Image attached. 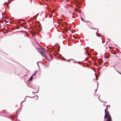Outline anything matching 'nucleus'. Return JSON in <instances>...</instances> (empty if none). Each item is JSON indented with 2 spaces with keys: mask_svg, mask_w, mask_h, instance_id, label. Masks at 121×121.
<instances>
[{
  "mask_svg": "<svg viewBox=\"0 0 121 121\" xmlns=\"http://www.w3.org/2000/svg\"><path fill=\"white\" fill-rule=\"evenodd\" d=\"M86 48H85V50L86 51V54H87L88 56H89V58H90L91 56V54L89 52L87 51V50L86 49Z\"/></svg>",
  "mask_w": 121,
  "mask_h": 121,
  "instance_id": "4",
  "label": "nucleus"
},
{
  "mask_svg": "<svg viewBox=\"0 0 121 121\" xmlns=\"http://www.w3.org/2000/svg\"><path fill=\"white\" fill-rule=\"evenodd\" d=\"M17 118H16V119H15V121H16V120H17Z\"/></svg>",
  "mask_w": 121,
  "mask_h": 121,
  "instance_id": "29",
  "label": "nucleus"
},
{
  "mask_svg": "<svg viewBox=\"0 0 121 121\" xmlns=\"http://www.w3.org/2000/svg\"><path fill=\"white\" fill-rule=\"evenodd\" d=\"M1 22V21H0V22Z\"/></svg>",
  "mask_w": 121,
  "mask_h": 121,
  "instance_id": "37",
  "label": "nucleus"
},
{
  "mask_svg": "<svg viewBox=\"0 0 121 121\" xmlns=\"http://www.w3.org/2000/svg\"><path fill=\"white\" fill-rule=\"evenodd\" d=\"M87 48H89V47H88Z\"/></svg>",
  "mask_w": 121,
  "mask_h": 121,
  "instance_id": "42",
  "label": "nucleus"
},
{
  "mask_svg": "<svg viewBox=\"0 0 121 121\" xmlns=\"http://www.w3.org/2000/svg\"><path fill=\"white\" fill-rule=\"evenodd\" d=\"M95 75L96 77V79L97 80L98 79V78H97V77H96V74H95Z\"/></svg>",
  "mask_w": 121,
  "mask_h": 121,
  "instance_id": "16",
  "label": "nucleus"
},
{
  "mask_svg": "<svg viewBox=\"0 0 121 121\" xmlns=\"http://www.w3.org/2000/svg\"><path fill=\"white\" fill-rule=\"evenodd\" d=\"M37 64H38V62H37Z\"/></svg>",
  "mask_w": 121,
  "mask_h": 121,
  "instance_id": "36",
  "label": "nucleus"
},
{
  "mask_svg": "<svg viewBox=\"0 0 121 121\" xmlns=\"http://www.w3.org/2000/svg\"><path fill=\"white\" fill-rule=\"evenodd\" d=\"M108 105H107L106 108L105 109V118H107L108 116H110L109 113L108 112L107 110L108 109L107 108Z\"/></svg>",
  "mask_w": 121,
  "mask_h": 121,
  "instance_id": "2",
  "label": "nucleus"
},
{
  "mask_svg": "<svg viewBox=\"0 0 121 121\" xmlns=\"http://www.w3.org/2000/svg\"><path fill=\"white\" fill-rule=\"evenodd\" d=\"M72 17L73 18H75V17H73V16H72Z\"/></svg>",
  "mask_w": 121,
  "mask_h": 121,
  "instance_id": "23",
  "label": "nucleus"
},
{
  "mask_svg": "<svg viewBox=\"0 0 121 121\" xmlns=\"http://www.w3.org/2000/svg\"><path fill=\"white\" fill-rule=\"evenodd\" d=\"M10 117L11 118H12V119H13V117H12V116H10Z\"/></svg>",
  "mask_w": 121,
  "mask_h": 121,
  "instance_id": "14",
  "label": "nucleus"
},
{
  "mask_svg": "<svg viewBox=\"0 0 121 121\" xmlns=\"http://www.w3.org/2000/svg\"><path fill=\"white\" fill-rule=\"evenodd\" d=\"M91 28L92 29H95V28Z\"/></svg>",
  "mask_w": 121,
  "mask_h": 121,
  "instance_id": "27",
  "label": "nucleus"
},
{
  "mask_svg": "<svg viewBox=\"0 0 121 121\" xmlns=\"http://www.w3.org/2000/svg\"><path fill=\"white\" fill-rule=\"evenodd\" d=\"M2 19H3L4 20V21L5 22H7L6 21V20H5V19H7V18L6 17H4V16L3 15V13H2Z\"/></svg>",
  "mask_w": 121,
  "mask_h": 121,
  "instance_id": "5",
  "label": "nucleus"
},
{
  "mask_svg": "<svg viewBox=\"0 0 121 121\" xmlns=\"http://www.w3.org/2000/svg\"><path fill=\"white\" fill-rule=\"evenodd\" d=\"M5 4H6L7 5V7L8 9H9V6L8 5V3L7 2H5L4 3Z\"/></svg>",
  "mask_w": 121,
  "mask_h": 121,
  "instance_id": "9",
  "label": "nucleus"
},
{
  "mask_svg": "<svg viewBox=\"0 0 121 121\" xmlns=\"http://www.w3.org/2000/svg\"><path fill=\"white\" fill-rule=\"evenodd\" d=\"M81 1H83V0H81ZM77 2L78 3V4H79V3H80V2H79V0H77Z\"/></svg>",
  "mask_w": 121,
  "mask_h": 121,
  "instance_id": "10",
  "label": "nucleus"
},
{
  "mask_svg": "<svg viewBox=\"0 0 121 121\" xmlns=\"http://www.w3.org/2000/svg\"><path fill=\"white\" fill-rule=\"evenodd\" d=\"M33 30H34L35 33L36 34L37 33L39 32L41 30V27L39 26H35L32 28Z\"/></svg>",
  "mask_w": 121,
  "mask_h": 121,
  "instance_id": "1",
  "label": "nucleus"
},
{
  "mask_svg": "<svg viewBox=\"0 0 121 121\" xmlns=\"http://www.w3.org/2000/svg\"><path fill=\"white\" fill-rule=\"evenodd\" d=\"M1 27V26H0V28Z\"/></svg>",
  "mask_w": 121,
  "mask_h": 121,
  "instance_id": "41",
  "label": "nucleus"
},
{
  "mask_svg": "<svg viewBox=\"0 0 121 121\" xmlns=\"http://www.w3.org/2000/svg\"><path fill=\"white\" fill-rule=\"evenodd\" d=\"M73 38L74 39H76V38H75V37H74L73 36Z\"/></svg>",
  "mask_w": 121,
  "mask_h": 121,
  "instance_id": "22",
  "label": "nucleus"
},
{
  "mask_svg": "<svg viewBox=\"0 0 121 121\" xmlns=\"http://www.w3.org/2000/svg\"><path fill=\"white\" fill-rule=\"evenodd\" d=\"M81 18V19H82V21H84V20H83V19L82 17Z\"/></svg>",
  "mask_w": 121,
  "mask_h": 121,
  "instance_id": "17",
  "label": "nucleus"
},
{
  "mask_svg": "<svg viewBox=\"0 0 121 121\" xmlns=\"http://www.w3.org/2000/svg\"><path fill=\"white\" fill-rule=\"evenodd\" d=\"M50 57L51 58V59H52V56L51 55H50Z\"/></svg>",
  "mask_w": 121,
  "mask_h": 121,
  "instance_id": "19",
  "label": "nucleus"
},
{
  "mask_svg": "<svg viewBox=\"0 0 121 121\" xmlns=\"http://www.w3.org/2000/svg\"><path fill=\"white\" fill-rule=\"evenodd\" d=\"M71 59H70V60H67V61H69L70 60H71Z\"/></svg>",
  "mask_w": 121,
  "mask_h": 121,
  "instance_id": "20",
  "label": "nucleus"
},
{
  "mask_svg": "<svg viewBox=\"0 0 121 121\" xmlns=\"http://www.w3.org/2000/svg\"><path fill=\"white\" fill-rule=\"evenodd\" d=\"M73 62H74V63H77V62H74V61H73Z\"/></svg>",
  "mask_w": 121,
  "mask_h": 121,
  "instance_id": "24",
  "label": "nucleus"
},
{
  "mask_svg": "<svg viewBox=\"0 0 121 121\" xmlns=\"http://www.w3.org/2000/svg\"><path fill=\"white\" fill-rule=\"evenodd\" d=\"M37 50L42 55H43L44 51V49L43 48H41L40 49L39 48H37Z\"/></svg>",
  "mask_w": 121,
  "mask_h": 121,
  "instance_id": "3",
  "label": "nucleus"
},
{
  "mask_svg": "<svg viewBox=\"0 0 121 121\" xmlns=\"http://www.w3.org/2000/svg\"><path fill=\"white\" fill-rule=\"evenodd\" d=\"M75 11H76V12H78V11H77V9H76L75 10Z\"/></svg>",
  "mask_w": 121,
  "mask_h": 121,
  "instance_id": "25",
  "label": "nucleus"
},
{
  "mask_svg": "<svg viewBox=\"0 0 121 121\" xmlns=\"http://www.w3.org/2000/svg\"><path fill=\"white\" fill-rule=\"evenodd\" d=\"M101 39H102V42L103 43L104 42H103V38H102V37L101 38Z\"/></svg>",
  "mask_w": 121,
  "mask_h": 121,
  "instance_id": "18",
  "label": "nucleus"
},
{
  "mask_svg": "<svg viewBox=\"0 0 121 121\" xmlns=\"http://www.w3.org/2000/svg\"><path fill=\"white\" fill-rule=\"evenodd\" d=\"M115 69L116 70H117V69H116L115 68Z\"/></svg>",
  "mask_w": 121,
  "mask_h": 121,
  "instance_id": "39",
  "label": "nucleus"
},
{
  "mask_svg": "<svg viewBox=\"0 0 121 121\" xmlns=\"http://www.w3.org/2000/svg\"><path fill=\"white\" fill-rule=\"evenodd\" d=\"M108 42H107L106 43V44H107V43H108Z\"/></svg>",
  "mask_w": 121,
  "mask_h": 121,
  "instance_id": "38",
  "label": "nucleus"
},
{
  "mask_svg": "<svg viewBox=\"0 0 121 121\" xmlns=\"http://www.w3.org/2000/svg\"><path fill=\"white\" fill-rule=\"evenodd\" d=\"M33 76H32L29 78V81H31L33 79Z\"/></svg>",
  "mask_w": 121,
  "mask_h": 121,
  "instance_id": "7",
  "label": "nucleus"
},
{
  "mask_svg": "<svg viewBox=\"0 0 121 121\" xmlns=\"http://www.w3.org/2000/svg\"><path fill=\"white\" fill-rule=\"evenodd\" d=\"M65 31H69V30L68 29L66 28L65 29Z\"/></svg>",
  "mask_w": 121,
  "mask_h": 121,
  "instance_id": "12",
  "label": "nucleus"
},
{
  "mask_svg": "<svg viewBox=\"0 0 121 121\" xmlns=\"http://www.w3.org/2000/svg\"><path fill=\"white\" fill-rule=\"evenodd\" d=\"M37 73V71H35V72L32 75V76H33H33H35Z\"/></svg>",
  "mask_w": 121,
  "mask_h": 121,
  "instance_id": "8",
  "label": "nucleus"
},
{
  "mask_svg": "<svg viewBox=\"0 0 121 121\" xmlns=\"http://www.w3.org/2000/svg\"><path fill=\"white\" fill-rule=\"evenodd\" d=\"M99 97H98V99H99L100 100V99L99 98Z\"/></svg>",
  "mask_w": 121,
  "mask_h": 121,
  "instance_id": "30",
  "label": "nucleus"
},
{
  "mask_svg": "<svg viewBox=\"0 0 121 121\" xmlns=\"http://www.w3.org/2000/svg\"><path fill=\"white\" fill-rule=\"evenodd\" d=\"M60 20H61V21H62V19H61Z\"/></svg>",
  "mask_w": 121,
  "mask_h": 121,
  "instance_id": "35",
  "label": "nucleus"
},
{
  "mask_svg": "<svg viewBox=\"0 0 121 121\" xmlns=\"http://www.w3.org/2000/svg\"><path fill=\"white\" fill-rule=\"evenodd\" d=\"M38 91H39V90H38ZM38 92H38H35V93H37V92ZM33 93H35V92H33Z\"/></svg>",
  "mask_w": 121,
  "mask_h": 121,
  "instance_id": "28",
  "label": "nucleus"
},
{
  "mask_svg": "<svg viewBox=\"0 0 121 121\" xmlns=\"http://www.w3.org/2000/svg\"><path fill=\"white\" fill-rule=\"evenodd\" d=\"M108 118L107 119L108 121H111V117L110 116H108Z\"/></svg>",
  "mask_w": 121,
  "mask_h": 121,
  "instance_id": "6",
  "label": "nucleus"
},
{
  "mask_svg": "<svg viewBox=\"0 0 121 121\" xmlns=\"http://www.w3.org/2000/svg\"><path fill=\"white\" fill-rule=\"evenodd\" d=\"M98 30H97V31L96 32V34L97 36L99 37H100V36L99 35H98V34H97V33L98 32Z\"/></svg>",
  "mask_w": 121,
  "mask_h": 121,
  "instance_id": "11",
  "label": "nucleus"
},
{
  "mask_svg": "<svg viewBox=\"0 0 121 121\" xmlns=\"http://www.w3.org/2000/svg\"><path fill=\"white\" fill-rule=\"evenodd\" d=\"M73 15H74V13H73Z\"/></svg>",
  "mask_w": 121,
  "mask_h": 121,
  "instance_id": "33",
  "label": "nucleus"
},
{
  "mask_svg": "<svg viewBox=\"0 0 121 121\" xmlns=\"http://www.w3.org/2000/svg\"><path fill=\"white\" fill-rule=\"evenodd\" d=\"M54 11H53V12L54 13Z\"/></svg>",
  "mask_w": 121,
  "mask_h": 121,
  "instance_id": "43",
  "label": "nucleus"
},
{
  "mask_svg": "<svg viewBox=\"0 0 121 121\" xmlns=\"http://www.w3.org/2000/svg\"><path fill=\"white\" fill-rule=\"evenodd\" d=\"M34 17H35V16H34Z\"/></svg>",
  "mask_w": 121,
  "mask_h": 121,
  "instance_id": "34",
  "label": "nucleus"
},
{
  "mask_svg": "<svg viewBox=\"0 0 121 121\" xmlns=\"http://www.w3.org/2000/svg\"><path fill=\"white\" fill-rule=\"evenodd\" d=\"M84 22H89V21H87L86 20H85V21H84Z\"/></svg>",
  "mask_w": 121,
  "mask_h": 121,
  "instance_id": "15",
  "label": "nucleus"
},
{
  "mask_svg": "<svg viewBox=\"0 0 121 121\" xmlns=\"http://www.w3.org/2000/svg\"><path fill=\"white\" fill-rule=\"evenodd\" d=\"M117 71L119 73H120V74H121V73L120 72H118V71Z\"/></svg>",
  "mask_w": 121,
  "mask_h": 121,
  "instance_id": "21",
  "label": "nucleus"
},
{
  "mask_svg": "<svg viewBox=\"0 0 121 121\" xmlns=\"http://www.w3.org/2000/svg\"><path fill=\"white\" fill-rule=\"evenodd\" d=\"M23 24L22 23V26H23Z\"/></svg>",
  "mask_w": 121,
  "mask_h": 121,
  "instance_id": "26",
  "label": "nucleus"
},
{
  "mask_svg": "<svg viewBox=\"0 0 121 121\" xmlns=\"http://www.w3.org/2000/svg\"><path fill=\"white\" fill-rule=\"evenodd\" d=\"M65 24H66V22H65Z\"/></svg>",
  "mask_w": 121,
  "mask_h": 121,
  "instance_id": "40",
  "label": "nucleus"
},
{
  "mask_svg": "<svg viewBox=\"0 0 121 121\" xmlns=\"http://www.w3.org/2000/svg\"><path fill=\"white\" fill-rule=\"evenodd\" d=\"M98 84L97 85V89L95 90V92L97 91V89L98 87Z\"/></svg>",
  "mask_w": 121,
  "mask_h": 121,
  "instance_id": "13",
  "label": "nucleus"
},
{
  "mask_svg": "<svg viewBox=\"0 0 121 121\" xmlns=\"http://www.w3.org/2000/svg\"><path fill=\"white\" fill-rule=\"evenodd\" d=\"M50 16L51 17H52V16H51L50 15Z\"/></svg>",
  "mask_w": 121,
  "mask_h": 121,
  "instance_id": "31",
  "label": "nucleus"
},
{
  "mask_svg": "<svg viewBox=\"0 0 121 121\" xmlns=\"http://www.w3.org/2000/svg\"><path fill=\"white\" fill-rule=\"evenodd\" d=\"M23 102H24V101H22L21 102V103Z\"/></svg>",
  "mask_w": 121,
  "mask_h": 121,
  "instance_id": "32",
  "label": "nucleus"
}]
</instances>
